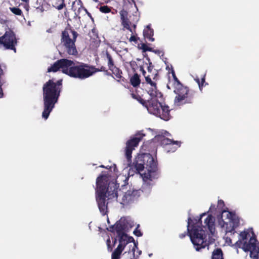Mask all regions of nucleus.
I'll list each match as a JSON object with an SVG mask.
<instances>
[{
    "label": "nucleus",
    "mask_w": 259,
    "mask_h": 259,
    "mask_svg": "<svg viewBox=\"0 0 259 259\" xmlns=\"http://www.w3.org/2000/svg\"><path fill=\"white\" fill-rule=\"evenodd\" d=\"M144 136V134L138 133L131 137L126 142L124 151L131 171L135 169V172L141 175L144 182L149 184V181H152L154 178L153 174L157 170V161L152 155L149 153L138 154L132 162L133 151L138 146Z\"/></svg>",
    "instance_id": "1"
},
{
    "label": "nucleus",
    "mask_w": 259,
    "mask_h": 259,
    "mask_svg": "<svg viewBox=\"0 0 259 259\" xmlns=\"http://www.w3.org/2000/svg\"><path fill=\"white\" fill-rule=\"evenodd\" d=\"M206 214L203 213L200 215L198 219H191L189 218L188 219L187 232H185L179 235L181 239L189 235L190 240L193 243L195 249L199 251L202 248H204L210 244L214 242L215 239L212 236L215 232L214 219L211 215H208L204 221L205 226L207 227L209 233L206 230H203L200 226L202 224L201 218Z\"/></svg>",
    "instance_id": "2"
},
{
    "label": "nucleus",
    "mask_w": 259,
    "mask_h": 259,
    "mask_svg": "<svg viewBox=\"0 0 259 259\" xmlns=\"http://www.w3.org/2000/svg\"><path fill=\"white\" fill-rule=\"evenodd\" d=\"M109 176L102 175L96 180V201L100 212L105 215L107 212V203L106 202V194L109 199L117 198L118 194L116 185L109 182Z\"/></svg>",
    "instance_id": "3"
},
{
    "label": "nucleus",
    "mask_w": 259,
    "mask_h": 259,
    "mask_svg": "<svg viewBox=\"0 0 259 259\" xmlns=\"http://www.w3.org/2000/svg\"><path fill=\"white\" fill-rule=\"evenodd\" d=\"M62 79L56 81L54 78L50 79L42 87V95L44 100V111L42 116L47 119L50 113L55 107V104L58 102L62 89Z\"/></svg>",
    "instance_id": "4"
},
{
    "label": "nucleus",
    "mask_w": 259,
    "mask_h": 259,
    "mask_svg": "<svg viewBox=\"0 0 259 259\" xmlns=\"http://www.w3.org/2000/svg\"><path fill=\"white\" fill-rule=\"evenodd\" d=\"M252 236H250L248 230L240 233L239 239L234 244L237 248H241L245 252L250 251V256L253 259H258L259 246L254 232L252 231Z\"/></svg>",
    "instance_id": "5"
},
{
    "label": "nucleus",
    "mask_w": 259,
    "mask_h": 259,
    "mask_svg": "<svg viewBox=\"0 0 259 259\" xmlns=\"http://www.w3.org/2000/svg\"><path fill=\"white\" fill-rule=\"evenodd\" d=\"M131 96L145 107L150 114L160 117L161 119H167L168 118V114L165 113V110H167L166 107L163 109V112L164 113L160 115L158 108L161 107V103L156 99L158 96L151 97V98L148 100H144L139 95L135 93H132Z\"/></svg>",
    "instance_id": "6"
},
{
    "label": "nucleus",
    "mask_w": 259,
    "mask_h": 259,
    "mask_svg": "<svg viewBox=\"0 0 259 259\" xmlns=\"http://www.w3.org/2000/svg\"><path fill=\"white\" fill-rule=\"evenodd\" d=\"M78 35L77 32L72 29H65L62 32L61 42L64 52L69 55L76 56L78 54L75 44Z\"/></svg>",
    "instance_id": "7"
},
{
    "label": "nucleus",
    "mask_w": 259,
    "mask_h": 259,
    "mask_svg": "<svg viewBox=\"0 0 259 259\" xmlns=\"http://www.w3.org/2000/svg\"><path fill=\"white\" fill-rule=\"evenodd\" d=\"M174 88V93L176 96L174 99V103L177 106H182L186 104H192L196 98V93L190 91L188 87L183 84Z\"/></svg>",
    "instance_id": "8"
},
{
    "label": "nucleus",
    "mask_w": 259,
    "mask_h": 259,
    "mask_svg": "<svg viewBox=\"0 0 259 259\" xmlns=\"http://www.w3.org/2000/svg\"><path fill=\"white\" fill-rule=\"evenodd\" d=\"M221 218L223 224L222 226L226 225V232L233 234L236 233L235 229L240 224L239 219L236 214L232 212L224 210L222 211Z\"/></svg>",
    "instance_id": "9"
},
{
    "label": "nucleus",
    "mask_w": 259,
    "mask_h": 259,
    "mask_svg": "<svg viewBox=\"0 0 259 259\" xmlns=\"http://www.w3.org/2000/svg\"><path fill=\"white\" fill-rule=\"evenodd\" d=\"M89 67V66L84 63H81L78 65L75 64L69 76L80 79L88 78L93 75V72Z\"/></svg>",
    "instance_id": "10"
},
{
    "label": "nucleus",
    "mask_w": 259,
    "mask_h": 259,
    "mask_svg": "<svg viewBox=\"0 0 259 259\" xmlns=\"http://www.w3.org/2000/svg\"><path fill=\"white\" fill-rule=\"evenodd\" d=\"M17 44L15 34L11 30L7 31L4 35L0 37V45L3 46L5 49L13 50L16 53Z\"/></svg>",
    "instance_id": "11"
},
{
    "label": "nucleus",
    "mask_w": 259,
    "mask_h": 259,
    "mask_svg": "<svg viewBox=\"0 0 259 259\" xmlns=\"http://www.w3.org/2000/svg\"><path fill=\"white\" fill-rule=\"evenodd\" d=\"M157 76V73L152 74L151 75H148L145 76L146 83H142V87L143 88L146 87L145 90L151 97L158 96V95H159V96H161V93L157 90L156 83L151 79V77H152L153 80H156Z\"/></svg>",
    "instance_id": "12"
},
{
    "label": "nucleus",
    "mask_w": 259,
    "mask_h": 259,
    "mask_svg": "<svg viewBox=\"0 0 259 259\" xmlns=\"http://www.w3.org/2000/svg\"><path fill=\"white\" fill-rule=\"evenodd\" d=\"M107 62L108 69L110 70L112 74L115 76V79L117 81H125V79L121 75L122 72L119 68L117 67L114 64V60L108 52H106V59H105Z\"/></svg>",
    "instance_id": "13"
},
{
    "label": "nucleus",
    "mask_w": 259,
    "mask_h": 259,
    "mask_svg": "<svg viewBox=\"0 0 259 259\" xmlns=\"http://www.w3.org/2000/svg\"><path fill=\"white\" fill-rule=\"evenodd\" d=\"M140 190L132 189L127 191L122 197L121 204L128 205L137 200L140 196Z\"/></svg>",
    "instance_id": "14"
},
{
    "label": "nucleus",
    "mask_w": 259,
    "mask_h": 259,
    "mask_svg": "<svg viewBox=\"0 0 259 259\" xmlns=\"http://www.w3.org/2000/svg\"><path fill=\"white\" fill-rule=\"evenodd\" d=\"M160 143L162 145L166 146L165 150L167 152H174L180 146L178 141H175L164 136L160 138Z\"/></svg>",
    "instance_id": "15"
},
{
    "label": "nucleus",
    "mask_w": 259,
    "mask_h": 259,
    "mask_svg": "<svg viewBox=\"0 0 259 259\" xmlns=\"http://www.w3.org/2000/svg\"><path fill=\"white\" fill-rule=\"evenodd\" d=\"M114 228L117 235L119 237V242H122V240H124V237H127V235L124 233V230L125 229V224H122L119 221L117 222L114 226L110 227L109 231L113 232Z\"/></svg>",
    "instance_id": "16"
},
{
    "label": "nucleus",
    "mask_w": 259,
    "mask_h": 259,
    "mask_svg": "<svg viewBox=\"0 0 259 259\" xmlns=\"http://www.w3.org/2000/svg\"><path fill=\"white\" fill-rule=\"evenodd\" d=\"M60 62L62 72L70 76L75 63L73 61L67 59H61Z\"/></svg>",
    "instance_id": "17"
},
{
    "label": "nucleus",
    "mask_w": 259,
    "mask_h": 259,
    "mask_svg": "<svg viewBox=\"0 0 259 259\" xmlns=\"http://www.w3.org/2000/svg\"><path fill=\"white\" fill-rule=\"evenodd\" d=\"M131 174V169L129 170V172L126 175H123V174L119 175L116 179V184L113 183L115 185H116V190L117 191V185H118V187H119L120 186L121 187V189L123 190L124 187L126 186L128 184V181L130 177V175Z\"/></svg>",
    "instance_id": "18"
},
{
    "label": "nucleus",
    "mask_w": 259,
    "mask_h": 259,
    "mask_svg": "<svg viewBox=\"0 0 259 259\" xmlns=\"http://www.w3.org/2000/svg\"><path fill=\"white\" fill-rule=\"evenodd\" d=\"M120 19L121 21V25L124 28L127 29L132 33L133 30L130 27L131 22L127 18L128 13L126 11L122 9L120 11Z\"/></svg>",
    "instance_id": "19"
},
{
    "label": "nucleus",
    "mask_w": 259,
    "mask_h": 259,
    "mask_svg": "<svg viewBox=\"0 0 259 259\" xmlns=\"http://www.w3.org/2000/svg\"><path fill=\"white\" fill-rule=\"evenodd\" d=\"M154 30L150 27V24L147 25L143 30V35L145 38H147L149 41H153L154 38H153Z\"/></svg>",
    "instance_id": "20"
},
{
    "label": "nucleus",
    "mask_w": 259,
    "mask_h": 259,
    "mask_svg": "<svg viewBox=\"0 0 259 259\" xmlns=\"http://www.w3.org/2000/svg\"><path fill=\"white\" fill-rule=\"evenodd\" d=\"M130 83L135 88L139 86L141 83L140 76L137 73L134 74L130 78Z\"/></svg>",
    "instance_id": "21"
},
{
    "label": "nucleus",
    "mask_w": 259,
    "mask_h": 259,
    "mask_svg": "<svg viewBox=\"0 0 259 259\" xmlns=\"http://www.w3.org/2000/svg\"><path fill=\"white\" fill-rule=\"evenodd\" d=\"M124 249V246H122V244L120 243L118 245L117 247L114 250L112 253V258L116 259H119L120 255Z\"/></svg>",
    "instance_id": "22"
},
{
    "label": "nucleus",
    "mask_w": 259,
    "mask_h": 259,
    "mask_svg": "<svg viewBox=\"0 0 259 259\" xmlns=\"http://www.w3.org/2000/svg\"><path fill=\"white\" fill-rule=\"evenodd\" d=\"M89 68L92 72H93V74L97 72H104L107 75H111V74L108 72V70L106 69V67L103 66H102L100 68H98L93 66H89Z\"/></svg>",
    "instance_id": "23"
},
{
    "label": "nucleus",
    "mask_w": 259,
    "mask_h": 259,
    "mask_svg": "<svg viewBox=\"0 0 259 259\" xmlns=\"http://www.w3.org/2000/svg\"><path fill=\"white\" fill-rule=\"evenodd\" d=\"M211 259H224L223 253L221 248H217L212 251Z\"/></svg>",
    "instance_id": "24"
},
{
    "label": "nucleus",
    "mask_w": 259,
    "mask_h": 259,
    "mask_svg": "<svg viewBox=\"0 0 259 259\" xmlns=\"http://www.w3.org/2000/svg\"><path fill=\"white\" fill-rule=\"evenodd\" d=\"M61 69L60 60L56 61L53 65L49 67L47 69L48 72H56Z\"/></svg>",
    "instance_id": "25"
},
{
    "label": "nucleus",
    "mask_w": 259,
    "mask_h": 259,
    "mask_svg": "<svg viewBox=\"0 0 259 259\" xmlns=\"http://www.w3.org/2000/svg\"><path fill=\"white\" fill-rule=\"evenodd\" d=\"M165 107H166L167 110H165V113L168 114V118L167 119H162L164 120L167 121L170 118V110L169 109V107L166 105H162L161 103V107L158 108L159 110V112L160 114V115L164 113V112H163V109L165 108Z\"/></svg>",
    "instance_id": "26"
},
{
    "label": "nucleus",
    "mask_w": 259,
    "mask_h": 259,
    "mask_svg": "<svg viewBox=\"0 0 259 259\" xmlns=\"http://www.w3.org/2000/svg\"><path fill=\"white\" fill-rule=\"evenodd\" d=\"M4 75V71L2 69V65L0 64V98H3V96H4L3 91L2 87L4 84V82L1 81L2 77Z\"/></svg>",
    "instance_id": "27"
},
{
    "label": "nucleus",
    "mask_w": 259,
    "mask_h": 259,
    "mask_svg": "<svg viewBox=\"0 0 259 259\" xmlns=\"http://www.w3.org/2000/svg\"><path fill=\"white\" fill-rule=\"evenodd\" d=\"M53 6L58 10H62L65 7L64 0H58L57 2H56L55 5H53Z\"/></svg>",
    "instance_id": "28"
},
{
    "label": "nucleus",
    "mask_w": 259,
    "mask_h": 259,
    "mask_svg": "<svg viewBox=\"0 0 259 259\" xmlns=\"http://www.w3.org/2000/svg\"><path fill=\"white\" fill-rule=\"evenodd\" d=\"M10 10L15 15L17 16H22L23 15V13L22 10L17 7H10Z\"/></svg>",
    "instance_id": "29"
},
{
    "label": "nucleus",
    "mask_w": 259,
    "mask_h": 259,
    "mask_svg": "<svg viewBox=\"0 0 259 259\" xmlns=\"http://www.w3.org/2000/svg\"><path fill=\"white\" fill-rule=\"evenodd\" d=\"M172 77H173V78H174V83H173L174 87H175L176 86H178V85H181V84H182L180 81V80L177 78V77L176 76V75L174 71H172Z\"/></svg>",
    "instance_id": "30"
},
{
    "label": "nucleus",
    "mask_w": 259,
    "mask_h": 259,
    "mask_svg": "<svg viewBox=\"0 0 259 259\" xmlns=\"http://www.w3.org/2000/svg\"><path fill=\"white\" fill-rule=\"evenodd\" d=\"M116 242V239H114V243L113 245H111V240H110V239L109 238H108L107 240H106V244H107V249H108V250L109 251H111L113 249V248L114 246V244H115Z\"/></svg>",
    "instance_id": "31"
},
{
    "label": "nucleus",
    "mask_w": 259,
    "mask_h": 259,
    "mask_svg": "<svg viewBox=\"0 0 259 259\" xmlns=\"http://www.w3.org/2000/svg\"><path fill=\"white\" fill-rule=\"evenodd\" d=\"M100 11L103 13H108L111 11L110 7L108 6H101L99 8Z\"/></svg>",
    "instance_id": "32"
},
{
    "label": "nucleus",
    "mask_w": 259,
    "mask_h": 259,
    "mask_svg": "<svg viewBox=\"0 0 259 259\" xmlns=\"http://www.w3.org/2000/svg\"><path fill=\"white\" fill-rule=\"evenodd\" d=\"M141 49L143 50V52H146L147 51L151 52V51H153V49L152 48L148 47L145 44H142Z\"/></svg>",
    "instance_id": "33"
},
{
    "label": "nucleus",
    "mask_w": 259,
    "mask_h": 259,
    "mask_svg": "<svg viewBox=\"0 0 259 259\" xmlns=\"http://www.w3.org/2000/svg\"><path fill=\"white\" fill-rule=\"evenodd\" d=\"M124 241H126V244L135 241L133 237H128L127 236V237H124ZM122 241H123V240H122Z\"/></svg>",
    "instance_id": "34"
},
{
    "label": "nucleus",
    "mask_w": 259,
    "mask_h": 259,
    "mask_svg": "<svg viewBox=\"0 0 259 259\" xmlns=\"http://www.w3.org/2000/svg\"><path fill=\"white\" fill-rule=\"evenodd\" d=\"M134 234L140 237L142 235V233H141V231L140 230L138 229V228H137L134 231Z\"/></svg>",
    "instance_id": "35"
},
{
    "label": "nucleus",
    "mask_w": 259,
    "mask_h": 259,
    "mask_svg": "<svg viewBox=\"0 0 259 259\" xmlns=\"http://www.w3.org/2000/svg\"><path fill=\"white\" fill-rule=\"evenodd\" d=\"M149 65L147 66V70L149 72L151 73L154 68V66L152 65V63L150 62V60H149Z\"/></svg>",
    "instance_id": "36"
},
{
    "label": "nucleus",
    "mask_w": 259,
    "mask_h": 259,
    "mask_svg": "<svg viewBox=\"0 0 259 259\" xmlns=\"http://www.w3.org/2000/svg\"><path fill=\"white\" fill-rule=\"evenodd\" d=\"M205 82V75L203 76V77L201 78V81H200L199 84V89L201 90L202 88V87L203 85V83Z\"/></svg>",
    "instance_id": "37"
},
{
    "label": "nucleus",
    "mask_w": 259,
    "mask_h": 259,
    "mask_svg": "<svg viewBox=\"0 0 259 259\" xmlns=\"http://www.w3.org/2000/svg\"><path fill=\"white\" fill-rule=\"evenodd\" d=\"M218 205L220 207H223L225 206L224 202L222 200H219L218 202Z\"/></svg>",
    "instance_id": "38"
},
{
    "label": "nucleus",
    "mask_w": 259,
    "mask_h": 259,
    "mask_svg": "<svg viewBox=\"0 0 259 259\" xmlns=\"http://www.w3.org/2000/svg\"><path fill=\"white\" fill-rule=\"evenodd\" d=\"M131 67L134 70H135L136 69V67L137 66V64L136 63V62L135 61H133V62H131Z\"/></svg>",
    "instance_id": "39"
},
{
    "label": "nucleus",
    "mask_w": 259,
    "mask_h": 259,
    "mask_svg": "<svg viewBox=\"0 0 259 259\" xmlns=\"http://www.w3.org/2000/svg\"><path fill=\"white\" fill-rule=\"evenodd\" d=\"M81 9H82V10H83L84 11H85V12L87 13L88 15L90 17H91V18H92V15H91V14L89 12H88V11H87V10L85 8H84V7H81V8H79V9H78V12H79V11H80V10H81Z\"/></svg>",
    "instance_id": "40"
},
{
    "label": "nucleus",
    "mask_w": 259,
    "mask_h": 259,
    "mask_svg": "<svg viewBox=\"0 0 259 259\" xmlns=\"http://www.w3.org/2000/svg\"><path fill=\"white\" fill-rule=\"evenodd\" d=\"M140 70L142 72L143 76H144L145 77L146 76V72L145 70H144V68L143 66H140Z\"/></svg>",
    "instance_id": "41"
},
{
    "label": "nucleus",
    "mask_w": 259,
    "mask_h": 259,
    "mask_svg": "<svg viewBox=\"0 0 259 259\" xmlns=\"http://www.w3.org/2000/svg\"><path fill=\"white\" fill-rule=\"evenodd\" d=\"M140 70L142 72L143 76H144L145 77L146 76V72L145 70H144V68L143 66H140Z\"/></svg>",
    "instance_id": "42"
},
{
    "label": "nucleus",
    "mask_w": 259,
    "mask_h": 259,
    "mask_svg": "<svg viewBox=\"0 0 259 259\" xmlns=\"http://www.w3.org/2000/svg\"><path fill=\"white\" fill-rule=\"evenodd\" d=\"M140 70L142 72L143 76H144L145 77L146 76V72L145 70H144V68L143 66H140Z\"/></svg>",
    "instance_id": "43"
},
{
    "label": "nucleus",
    "mask_w": 259,
    "mask_h": 259,
    "mask_svg": "<svg viewBox=\"0 0 259 259\" xmlns=\"http://www.w3.org/2000/svg\"><path fill=\"white\" fill-rule=\"evenodd\" d=\"M130 41L131 42L132 41H134V42H136L137 41V37L134 35H132L131 37L130 38Z\"/></svg>",
    "instance_id": "44"
},
{
    "label": "nucleus",
    "mask_w": 259,
    "mask_h": 259,
    "mask_svg": "<svg viewBox=\"0 0 259 259\" xmlns=\"http://www.w3.org/2000/svg\"><path fill=\"white\" fill-rule=\"evenodd\" d=\"M151 52H153V53L158 54V55H160L162 53V52L160 50H154V49H153V51H151Z\"/></svg>",
    "instance_id": "45"
},
{
    "label": "nucleus",
    "mask_w": 259,
    "mask_h": 259,
    "mask_svg": "<svg viewBox=\"0 0 259 259\" xmlns=\"http://www.w3.org/2000/svg\"><path fill=\"white\" fill-rule=\"evenodd\" d=\"M195 80L197 82L198 85L199 86V84H200V79L199 78L197 77L195 79Z\"/></svg>",
    "instance_id": "46"
},
{
    "label": "nucleus",
    "mask_w": 259,
    "mask_h": 259,
    "mask_svg": "<svg viewBox=\"0 0 259 259\" xmlns=\"http://www.w3.org/2000/svg\"><path fill=\"white\" fill-rule=\"evenodd\" d=\"M213 209H215V205L213 204H211L209 208V210L211 211Z\"/></svg>",
    "instance_id": "47"
},
{
    "label": "nucleus",
    "mask_w": 259,
    "mask_h": 259,
    "mask_svg": "<svg viewBox=\"0 0 259 259\" xmlns=\"http://www.w3.org/2000/svg\"><path fill=\"white\" fill-rule=\"evenodd\" d=\"M22 2H24V3H28V2H29V0H21Z\"/></svg>",
    "instance_id": "48"
},
{
    "label": "nucleus",
    "mask_w": 259,
    "mask_h": 259,
    "mask_svg": "<svg viewBox=\"0 0 259 259\" xmlns=\"http://www.w3.org/2000/svg\"><path fill=\"white\" fill-rule=\"evenodd\" d=\"M100 167H102V168H108L107 167H105L104 165H101L100 166Z\"/></svg>",
    "instance_id": "49"
},
{
    "label": "nucleus",
    "mask_w": 259,
    "mask_h": 259,
    "mask_svg": "<svg viewBox=\"0 0 259 259\" xmlns=\"http://www.w3.org/2000/svg\"><path fill=\"white\" fill-rule=\"evenodd\" d=\"M133 26H134V28H136V25H134Z\"/></svg>",
    "instance_id": "50"
},
{
    "label": "nucleus",
    "mask_w": 259,
    "mask_h": 259,
    "mask_svg": "<svg viewBox=\"0 0 259 259\" xmlns=\"http://www.w3.org/2000/svg\"><path fill=\"white\" fill-rule=\"evenodd\" d=\"M94 2H98V0H93Z\"/></svg>",
    "instance_id": "51"
},
{
    "label": "nucleus",
    "mask_w": 259,
    "mask_h": 259,
    "mask_svg": "<svg viewBox=\"0 0 259 259\" xmlns=\"http://www.w3.org/2000/svg\"><path fill=\"white\" fill-rule=\"evenodd\" d=\"M167 88H168L169 89H170V88L169 87V86H168V85H167Z\"/></svg>",
    "instance_id": "52"
},
{
    "label": "nucleus",
    "mask_w": 259,
    "mask_h": 259,
    "mask_svg": "<svg viewBox=\"0 0 259 259\" xmlns=\"http://www.w3.org/2000/svg\"><path fill=\"white\" fill-rule=\"evenodd\" d=\"M133 251L134 252L135 251V249L133 248Z\"/></svg>",
    "instance_id": "53"
}]
</instances>
